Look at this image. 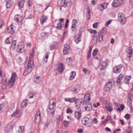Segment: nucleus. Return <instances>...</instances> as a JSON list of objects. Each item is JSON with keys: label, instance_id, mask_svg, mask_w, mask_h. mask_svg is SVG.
I'll list each match as a JSON object with an SVG mask.
<instances>
[{"label": "nucleus", "instance_id": "nucleus-22", "mask_svg": "<svg viewBox=\"0 0 133 133\" xmlns=\"http://www.w3.org/2000/svg\"><path fill=\"white\" fill-rule=\"evenodd\" d=\"M82 102L79 99H77L75 102V107L77 109H78L80 107Z\"/></svg>", "mask_w": 133, "mask_h": 133}, {"label": "nucleus", "instance_id": "nucleus-9", "mask_svg": "<svg viewBox=\"0 0 133 133\" xmlns=\"http://www.w3.org/2000/svg\"><path fill=\"white\" fill-rule=\"evenodd\" d=\"M122 67V65L116 66L113 69V71L114 72L115 74H118L120 72L121 69Z\"/></svg>", "mask_w": 133, "mask_h": 133}, {"label": "nucleus", "instance_id": "nucleus-37", "mask_svg": "<svg viewBox=\"0 0 133 133\" xmlns=\"http://www.w3.org/2000/svg\"><path fill=\"white\" fill-rule=\"evenodd\" d=\"M75 75V72L74 71H72L69 78L70 80H72L74 78Z\"/></svg>", "mask_w": 133, "mask_h": 133}, {"label": "nucleus", "instance_id": "nucleus-14", "mask_svg": "<svg viewBox=\"0 0 133 133\" xmlns=\"http://www.w3.org/2000/svg\"><path fill=\"white\" fill-rule=\"evenodd\" d=\"M7 31L8 32L11 34H14L15 31V27L13 25H11L8 27Z\"/></svg>", "mask_w": 133, "mask_h": 133}, {"label": "nucleus", "instance_id": "nucleus-54", "mask_svg": "<svg viewBox=\"0 0 133 133\" xmlns=\"http://www.w3.org/2000/svg\"><path fill=\"white\" fill-rule=\"evenodd\" d=\"M99 23L98 22H96L93 24L92 25L93 27L94 28H96L98 27V25Z\"/></svg>", "mask_w": 133, "mask_h": 133}, {"label": "nucleus", "instance_id": "nucleus-31", "mask_svg": "<svg viewBox=\"0 0 133 133\" xmlns=\"http://www.w3.org/2000/svg\"><path fill=\"white\" fill-rule=\"evenodd\" d=\"M131 94L130 93H128V99L127 100V104L128 105H130L131 104L132 101L130 97Z\"/></svg>", "mask_w": 133, "mask_h": 133}, {"label": "nucleus", "instance_id": "nucleus-13", "mask_svg": "<svg viewBox=\"0 0 133 133\" xmlns=\"http://www.w3.org/2000/svg\"><path fill=\"white\" fill-rule=\"evenodd\" d=\"M14 19L15 21L17 22L19 24H21L22 17L20 15H15Z\"/></svg>", "mask_w": 133, "mask_h": 133}, {"label": "nucleus", "instance_id": "nucleus-34", "mask_svg": "<svg viewBox=\"0 0 133 133\" xmlns=\"http://www.w3.org/2000/svg\"><path fill=\"white\" fill-rule=\"evenodd\" d=\"M81 112H76L75 113V116L77 119H79L81 118Z\"/></svg>", "mask_w": 133, "mask_h": 133}, {"label": "nucleus", "instance_id": "nucleus-39", "mask_svg": "<svg viewBox=\"0 0 133 133\" xmlns=\"http://www.w3.org/2000/svg\"><path fill=\"white\" fill-rule=\"evenodd\" d=\"M64 25L61 23H58L56 27V28L58 30H61L63 27Z\"/></svg>", "mask_w": 133, "mask_h": 133}, {"label": "nucleus", "instance_id": "nucleus-6", "mask_svg": "<svg viewBox=\"0 0 133 133\" xmlns=\"http://www.w3.org/2000/svg\"><path fill=\"white\" fill-rule=\"evenodd\" d=\"M82 122L83 124L84 125L86 124L90 125H88V127H90L91 124V120L89 118H85L82 119Z\"/></svg>", "mask_w": 133, "mask_h": 133}, {"label": "nucleus", "instance_id": "nucleus-12", "mask_svg": "<svg viewBox=\"0 0 133 133\" xmlns=\"http://www.w3.org/2000/svg\"><path fill=\"white\" fill-rule=\"evenodd\" d=\"M64 48L63 52L64 55H66L68 54L70 49V46L69 44H65L64 46Z\"/></svg>", "mask_w": 133, "mask_h": 133}, {"label": "nucleus", "instance_id": "nucleus-2", "mask_svg": "<svg viewBox=\"0 0 133 133\" xmlns=\"http://www.w3.org/2000/svg\"><path fill=\"white\" fill-rule=\"evenodd\" d=\"M72 23L71 32L73 34H75L79 26L77 21L75 19H74L72 20Z\"/></svg>", "mask_w": 133, "mask_h": 133}, {"label": "nucleus", "instance_id": "nucleus-25", "mask_svg": "<svg viewBox=\"0 0 133 133\" xmlns=\"http://www.w3.org/2000/svg\"><path fill=\"white\" fill-rule=\"evenodd\" d=\"M105 108L110 112H111L113 109L111 105L107 104L105 107Z\"/></svg>", "mask_w": 133, "mask_h": 133}, {"label": "nucleus", "instance_id": "nucleus-24", "mask_svg": "<svg viewBox=\"0 0 133 133\" xmlns=\"http://www.w3.org/2000/svg\"><path fill=\"white\" fill-rule=\"evenodd\" d=\"M34 81L36 83L38 84L41 82V79L39 76H36L34 77Z\"/></svg>", "mask_w": 133, "mask_h": 133}, {"label": "nucleus", "instance_id": "nucleus-58", "mask_svg": "<svg viewBox=\"0 0 133 133\" xmlns=\"http://www.w3.org/2000/svg\"><path fill=\"white\" fill-rule=\"evenodd\" d=\"M32 1V0H29L28 2V4L29 7L31 6L33 4Z\"/></svg>", "mask_w": 133, "mask_h": 133}, {"label": "nucleus", "instance_id": "nucleus-27", "mask_svg": "<svg viewBox=\"0 0 133 133\" xmlns=\"http://www.w3.org/2000/svg\"><path fill=\"white\" fill-rule=\"evenodd\" d=\"M28 102L27 99H25L23 100L22 101L21 106V107L23 108H25L27 106V104Z\"/></svg>", "mask_w": 133, "mask_h": 133}, {"label": "nucleus", "instance_id": "nucleus-60", "mask_svg": "<svg viewBox=\"0 0 133 133\" xmlns=\"http://www.w3.org/2000/svg\"><path fill=\"white\" fill-rule=\"evenodd\" d=\"M75 41L76 43L77 44L79 43V41H80V38L78 37L77 38H75Z\"/></svg>", "mask_w": 133, "mask_h": 133}, {"label": "nucleus", "instance_id": "nucleus-10", "mask_svg": "<svg viewBox=\"0 0 133 133\" xmlns=\"http://www.w3.org/2000/svg\"><path fill=\"white\" fill-rule=\"evenodd\" d=\"M107 61H105L100 63L98 65L99 68L101 70L105 69L107 65Z\"/></svg>", "mask_w": 133, "mask_h": 133}, {"label": "nucleus", "instance_id": "nucleus-29", "mask_svg": "<svg viewBox=\"0 0 133 133\" xmlns=\"http://www.w3.org/2000/svg\"><path fill=\"white\" fill-rule=\"evenodd\" d=\"M127 54L129 55L128 56L129 58L131 57V56L132 49L130 47H129L127 48Z\"/></svg>", "mask_w": 133, "mask_h": 133}, {"label": "nucleus", "instance_id": "nucleus-45", "mask_svg": "<svg viewBox=\"0 0 133 133\" xmlns=\"http://www.w3.org/2000/svg\"><path fill=\"white\" fill-rule=\"evenodd\" d=\"M24 2L25 1L24 0H21V1L20 2L18 5L20 8H22L24 6Z\"/></svg>", "mask_w": 133, "mask_h": 133}, {"label": "nucleus", "instance_id": "nucleus-26", "mask_svg": "<svg viewBox=\"0 0 133 133\" xmlns=\"http://www.w3.org/2000/svg\"><path fill=\"white\" fill-rule=\"evenodd\" d=\"M84 100L86 101H89L91 100L90 95L89 94H85L84 96Z\"/></svg>", "mask_w": 133, "mask_h": 133}, {"label": "nucleus", "instance_id": "nucleus-1", "mask_svg": "<svg viewBox=\"0 0 133 133\" xmlns=\"http://www.w3.org/2000/svg\"><path fill=\"white\" fill-rule=\"evenodd\" d=\"M49 105L48 107L47 110L48 114L50 116H52L54 115L55 110L54 108L55 106V103L53 101V99H52L50 100Z\"/></svg>", "mask_w": 133, "mask_h": 133}, {"label": "nucleus", "instance_id": "nucleus-41", "mask_svg": "<svg viewBox=\"0 0 133 133\" xmlns=\"http://www.w3.org/2000/svg\"><path fill=\"white\" fill-rule=\"evenodd\" d=\"M17 77V75L15 73H12L11 78V79L14 80V81H16V79Z\"/></svg>", "mask_w": 133, "mask_h": 133}, {"label": "nucleus", "instance_id": "nucleus-55", "mask_svg": "<svg viewBox=\"0 0 133 133\" xmlns=\"http://www.w3.org/2000/svg\"><path fill=\"white\" fill-rule=\"evenodd\" d=\"M3 110V104H1L0 105V114L2 113Z\"/></svg>", "mask_w": 133, "mask_h": 133}, {"label": "nucleus", "instance_id": "nucleus-21", "mask_svg": "<svg viewBox=\"0 0 133 133\" xmlns=\"http://www.w3.org/2000/svg\"><path fill=\"white\" fill-rule=\"evenodd\" d=\"M84 108L86 111H91V104L90 103L85 105H84Z\"/></svg>", "mask_w": 133, "mask_h": 133}, {"label": "nucleus", "instance_id": "nucleus-36", "mask_svg": "<svg viewBox=\"0 0 133 133\" xmlns=\"http://www.w3.org/2000/svg\"><path fill=\"white\" fill-rule=\"evenodd\" d=\"M47 17L43 15L42 18L40 20L41 22V23L43 24L45 22L47 19Z\"/></svg>", "mask_w": 133, "mask_h": 133}, {"label": "nucleus", "instance_id": "nucleus-18", "mask_svg": "<svg viewBox=\"0 0 133 133\" xmlns=\"http://www.w3.org/2000/svg\"><path fill=\"white\" fill-rule=\"evenodd\" d=\"M12 129V127L9 124L7 125L4 128V130L5 132H8L11 131Z\"/></svg>", "mask_w": 133, "mask_h": 133}, {"label": "nucleus", "instance_id": "nucleus-63", "mask_svg": "<svg viewBox=\"0 0 133 133\" xmlns=\"http://www.w3.org/2000/svg\"><path fill=\"white\" fill-rule=\"evenodd\" d=\"M111 20H109L108 21H107L106 22V24H105V26H108V25L111 23Z\"/></svg>", "mask_w": 133, "mask_h": 133}, {"label": "nucleus", "instance_id": "nucleus-40", "mask_svg": "<svg viewBox=\"0 0 133 133\" xmlns=\"http://www.w3.org/2000/svg\"><path fill=\"white\" fill-rule=\"evenodd\" d=\"M12 39L10 37H8L6 40L5 42V44H10L12 42Z\"/></svg>", "mask_w": 133, "mask_h": 133}, {"label": "nucleus", "instance_id": "nucleus-32", "mask_svg": "<svg viewBox=\"0 0 133 133\" xmlns=\"http://www.w3.org/2000/svg\"><path fill=\"white\" fill-rule=\"evenodd\" d=\"M131 76H125L124 77V82L126 84L128 83L129 82V80L131 79Z\"/></svg>", "mask_w": 133, "mask_h": 133}, {"label": "nucleus", "instance_id": "nucleus-64", "mask_svg": "<svg viewBox=\"0 0 133 133\" xmlns=\"http://www.w3.org/2000/svg\"><path fill=\"white\" fill-rule=\"evenodd\" d=\"M110 119V117L109 116H108L105 119V121L104 122L105 123V122L107 121H108Z\"/></svg>", "mask_w": 133, "mask_h": 133}, {"label": "nucleus", "instance_id": "nucleus-8", "mask_svg": "<svg viewBox=\"0 0 133 133\" xmlns=\"http://www.w3.org/2000/svg\"><path fill=\"white\" fill-rule=\"evenodd\" d=\"M41 113L39 110L37 111L35 117V122L38 124L40 121Z\"/></svg>", "mask_w": 133, "mask_h": 133}, {"label": "nucleus", "instance_id": "nucleus-3", "mask_svg": "<svg viewBox=\"0 0 133 133\" xmlns=\"http://www.w3.org/2000/svg\"><path fill=\"white\" fill-rule=\"evenodd\" d=\"M118 19L122 24H124L126 23V18L122 12H119L118 14Z\"/></svg>", "mask_w": 133, "mask_h": 133}, {"label": "nucleus", "instance_id": "nucleus-59", "mask_svg": "<svg viewBox=\"0 0 133 133\" xmlns=\"http://www.w3.org/2000/svg\"><path fill=\"white\" fill-rule=\"evenodd\" d=\"M62 119L61 117H60V118H59L57 122V124H60L62 122Z\"/></svg>", "mask_w": 133, "mask_h": 133}, {"label": "nucleus", "instance_id": "nucleus-48", "mask_svg": "<svg viewBox=\"0 0 133 133\" xmlns=\"http://www.w3.org/2000/svg\"><path fill=\"white\" fill-rule=\"evenodd\" d=\"M98 49H95L93 51L92 55L94 56H95L98 53Z\"/></svg>", "mask_w": 133, "mask_h": 133}, {"label": "nucleus", "instance_id": "nucleus-7", "mask_svg": "<svg viewBox=\"0 0 133 133\" xmlns=\"http://www.w3.org/2000/svg\"><path fill=\"white\" fill-rule=\"evenodd\" d=\"M113 84L111 82H109L105 84L104 87V90L105 92H107L110 90L112 88Z\"/></svg>", "mask_w": 133, "mask_h": 133}, {"label": "nucleus", "instance_id": "nucleus-38", "mask_svg": "<svg viewBox=\"0 0 133 133\" xmlns=\"http://www.w3.org/2000/svg\"><path fill=\"white\" fill-rule=\"evenodd\" d=\"M24 44L23 43L19 42L18 44L17 48L24 49Z\"/></svg>", "mask_w": 133, "mask_h": 133}, {"label": "nucleus", "instance_id": "nucleus-57", "mask_svg": "<svg viewBox=\"0 0 133 133\" xmlns=\"http://www.w3.org/2000/svg\"><path fill=\"white\" fill-rule=\"evenodd\" d=\"M72 110H71L69 108H68L66 109V112L67 113H72Z\"/></svg>", "mask_w": 133, "mask_h": 133}, {"label": "nucleus", "instance_id": "nucleus-17", "mask_svg": "<svg viewBox=\"0 0 133 133\" xmlns=\"http://www.w3.org/2000/svg\"><path fill=\"white\" fill-rule=\"evenodd\" d=\"M25 63L26 64L27 68L31 69L32 67L34 66V62L32 61L29 60V62H28L27 61L25 62Z\"/></svg>", "mask_w": 133, "mask_h": 133}, {"label": "nucleus", "instance_id": "nucleus-49", "mask_svg": "<svg viewBox=\"0 0 133 133\" xmlns=\"http://www.w3.org/2000/svg\"><path fill=\"white\" fill-rule=\"evenodd\" d=\"M99 41H103L104 35L103 34H100L99 33Z\"/></svg>", "mask_w": 133, "mask_h": 133}, {"label": "nucleus", "instance_id": "nucleus-35", "mask_svg": "<svg viewBox=\"0 0 133 133\" xmlns=\"http://www.w3.org/2000/svg\"><path fill=\"white\" fill-rule=\"evenodd\" d=\"M24 130V128L23 126H20L19 129L16 131V133H23Z\"/></svg>", "mask_w": 133, "mask_h": 133}, {"label": "nucleus", "instance_id": "nucleus-23", "mask_svg": "<svg viewBox=\"0 0 133 133\" xmlns=\"http://www.w3.org/2000/svg\"><path fill=\"white\" fill-rule=\"evenodd\" d=\"M6 7L7 8H9L12 6L13 1L12 0H6Z\"/></svg>", "mask_w": 133, "mask_h": 133}, {"label": "nucleus", "instance_id": "nucleus-33", "mask_svg": "<svg viewBox=\"0 0 133 133\" xmlns=\"http://www.w3.org/2000/svg\"><path fill=\"white\" fill-rule=\"evenodd\" d=\"M32 69L27 68L24 71L23 73V75L26 76L29 74L31 72Z\"/></svg>", "mask_w": 133, "mask_h": 133}, {"label": "nucleus", "instance_id": "nucleus-4", "mask_svg": "<svg viewBox=\"0 0 133 133\" xmlns=\"http://www.w3.org/2000/svg\"><path fill=\"white\" fill-rule=\"evenodd\" d=\"M74 0H61L60 4L61 6H64L66 7L67 6L68 4H70V3H73Z\"/></svg>", "mask_w": 133, "mask_h": 133}, {"label": "nucleus", "instance_id": "nucleus-16", "mask_svg": "<svg viewBox=\"0 0 133 133\" xmlns=\"http://www.w3.org/2000/svg\"><path fill=\"white\" fill-rule=\"evenodd\" d=\"M6 79H2L1 80V85L3 89H5L7 87V84H6Z\"/></svg>", "mask_w": 133, "mask_h": 133}, {"label": "nucleus", "instance_id": "nucleus-15", "mask_svg": "<svg viewBox=\"0 0 133 133\" xmlns=\"http://www.w3.org/2000/svg\"><path fill=\"white\" fill-rule=\"evenodd\" d=\"M64 69V65L62 63L59 64L57 66V70L59 72H62Z\"/></svg>", "mask_w": 133, "mask_h": 133}, {"label": "nucleus", "instance_id": "nucleus-44", "mask_svg": "<svg viewBox=\"0 0 133 133\" xmlns=\"http://www.w3.org/2000/svg\"><path fill=\"white\" fill-rule=\"evenodd\" d=\"M82 71L85 74H89L90 73V71L85 68H83Z\"/></svg>", "mask_w": 133, "mask_h": 133}, {"label": "nucleus", "instance_id": "nucleus-11", "mask_svg": "<svg viewBox=\"0 0 133 133\" xmlns=\"http://www.w3.org/2000/svg\"><path fill=\"white\" fill-rule=\"evenodd\" d=\"M22 113V111L21 110H17L14 112L11 115L12 117H15L16 118H18L21 116Z\"/></svg>", "mask_w": 133, "mask_h": 133}, {"label": "nucleus", "instance_id": "nucleus-5", "mask_svg": "<svg viewBox=\"0 0 133 133\" xmlns=\"http://www.w3.org/2000/svg\"><path fill=\"white\" fill-rule=\"evenodd\" d=\"M124 0H115L113 2L112 5L114 7H117L124 3Z\"/></svg>", "mask_w": 133, "mask_h": 133}, {"label": "nucleus", "instance_id": "nucleus-56", "mask_svg": "<svg viewBox=\"0 0 133 133\" xmlns=\"http://www.w3.org/2000/svg\"><path fill=\"white\" fill-rule=\"evenodd\" d=\"M92 122L94 124H96L98 123V121L96 118H94L92 120Z\"/></svg>", "mask_w": 133, "mask_h": 133}, {"label": "nucleus", "instance_id": "nucleus-30", "mask_svg": "<svg viewBox=\"0 0 133 133\" xmlns=\"http://www.w3.org/2000/svg\"><path fill=\"white\" fill-rule=\"evenodd\" d=\"M15 81L10 78L8 82V84L10 85V87L11 88L14 85Z\"/></svg>", "mask_w": 133, "mask_h": 133}, {"label": "nucleus", "instance_id": "nucleus-47", "mask_svg": "<svg viewBox=\"0 0 133 133\" xmlns=\"http://www.w3.org/2000/svg\"><path fill=\"white\" fill-rule=\"evenodd\" d=\"M16 50L18 53H21L24 52V49L17 48Z\"/></svg>", "mask_w": 133, "mask_h": 133}, {"label": "nucleus", "instance_id": "nucleus-50", "mask_svg": "<svg viewBox=\"0 0 133 133\" xmlns=\"http://www.w3.org/2000/svg\"><path fill=\"white\" fill-rule=\"evenodd\" d=\"M41 35V37L44 38H46L47 36V33L45 32L42 33Z\"/></svg>", "mask_w": 133, "mask_h": 133}, {"label": "nucleus", "instance_id": "nucleus-61", "mask_svg": "<svg viewBox=\"0 0 133 133\" xmlns=\"http://www.w3.org/2000/svg\"><path fill=\"white\" fill-rule=\"evenodd\" d=\"M100 103H99L97 102V105H96L95 103H94L93 105V106L94 107L97 108L100 105Z\"/></svg>", "mask_w": 133, "mask_h": 133}, {"label": "nucleus", "instance_id": "nucleus-28", "mask_svg": "<svg viewBox=\"0 0 133 133\" xmlns=\"http://www.w3.org/2000/svg\"><path fill=\"white\" fill-rule=\"evenodd\" d=\"M80 90V87L79 85H77L74 88V89L72 90V91L76 93L77 92H78Z\"/></svg>", "mask_w": 133, "mask_h": 133}, {"label": "nucleus", "instance_id": "nucleus-42", "mask_svg": "<svg viewBox=\"0 0 133 133\" xmlns=\"http://www.w3.org/2000/svg\"><path fill=\"white\" fill-rule=\"evenodd\" d=\"M120 107L121 108V109L120 108L117 107V108H115L114 109L116 108V109H117L118 111H119L121 110H123L124 107V106L123 104H122L120 105Z\"/></svg>", "mask_w": 133, "mask_h": 133}, {"label": "nucleus", "instance_id": "nucleus-20", "mask_svg": "<svg viewBox=\"0 0 133 133\" xmlns=\"http://www.w3.org/2000/svg\"><path fill=\"white\" fill-rule=\"evenodd\" d=\"M107 6L106 5L105 3L101 4L99 5L98 7V9L100 11L103 10L105 8H107Z\"/></svg>", "mask_w": 133, "mask_h": 133}, {"label": "nucleus", "instance_id": "nucleus-43", "mask_svg": "<svg viewBox=\"0 0 133 133\" xmlns=\"http://www.w3.org/2000/svg\"><path fill=\"white\" fill-rule=\"evenodd\" d=\"M89 7L88 8L87 11L88 12L87 14V18L88 20H89L90 19L91 16L90 14V10L89 9Z\"/></svg>", "mask_w": 133, "mask_h": 133}, {"label": "nucleus", "instance_id": "nucleus-51", "mask_svg": "<svg viewBox=\"0 0 133 133\" xmlns=\"http://www.w3.org/2000/svg\"><path fill=\"white\" fill-rule=\"evenodd\" d=\"M12 44L11 46V47L13 46L14 48H15L14 46H15L16 45V40H14L12 41Z\"/></svg>", "mask_w": 133, "mask_h": 133}, {"label": "nucleus", "instance_id": "nucleus-19", "mask_svg": "<svg viewBox=\"0 0 133 133\" xmlns=\"http://www.w3.org/2000/svg\"><path fill=\"white\" fill-rule=\"evenodd\" d=\"M50 54L49 52H46L44 54V55L43 58V62L44 63H46L47 62V60L49 58Z\"/></svg>", "mask_w": 133, "mask_h": 133}, {"label": "nucleus", "instance_id": "nucleus-46", "mask_svg": "<svg viewBox=\"0 0 133 133\" xmlns=\"http://www.w3.org/2000/svg\"><path fill=\"white\" fill-rule=\"evenodd\" d=\"M91 47H90V49L87 54L88 59L89 58H90L91 56Z\"/></svg>", "mask_w": 133, "mask_h": 133}, {"label": "nucleus", "instance_id": "nucleus-52", "mask_svg": "<svg viewBox=\"0 0 133 133\" xmlns=\"http://www.w3.org/2000/svg\"><path fill=\"white\" fill-rule=\"evenodd\" d=\"M77 99L76 97L72 98H70L69 102L72 103L75 102L77 100Z\"/></svg>", "mask_w": 133, "mask_h": 133}, {"label": "nucleus", "instance_id": "nucleus-53", "mask_svg": "<svg viewBox=\"0 0 133 133\" xmlns=\"http://www.w3.org/2000/svg\"><path fill=\"white\" fill-rule=\"evenodd\" d=\"M106 33V29L105 28H103L101 31L100 34H103L104 35Z\"/></svg>", "mask_w": 133, "mask_h": 133}, {"label": "nucleus", "instance_id": "nucleus-62", "mask_svg": "<svg viewBox=\"0 0 133 133\" xmlns=\"http://www.w3.org/2000/svg\"><path fill=\"white\" fill-rule=\"evenodd\" d=\"M125 118L127 119H129L130 117V115L128 114H127L124 116Z\"/></svg>", "mask_w": 133, "mask_h": 133}]
</instances>
